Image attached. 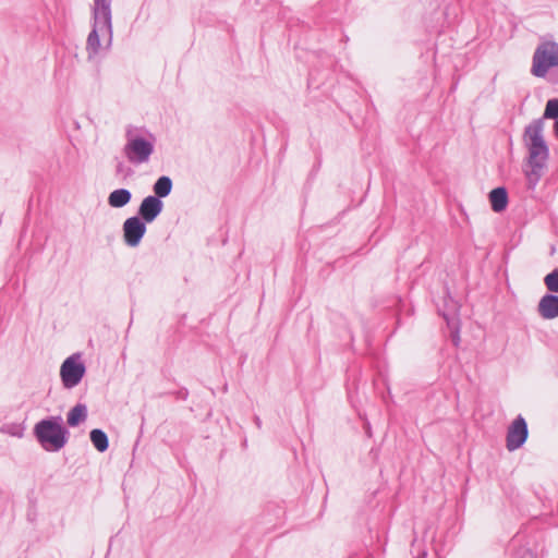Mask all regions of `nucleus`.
Instances as JSON below:
<instances>
[{
  "instance_id": "f257e3e1",
  "label": "nucleus",
  "mask_w": 558,
  "mask_h": 558,
  "mask_svg": "<svg viewBox=\"0 0 558 558\" xmlns=\"http://www.w3.org/2000/svg\"><path fill=\"white\" fill-rule=\"evenodd\" d=\"M545 122L535 119L524 129L523 142L527 149V167L525 170L530 189L539 182L549 158V148L544 138Z\"/></svg>"
},
{
  "instance_id": "f03ea898",
  "label": "nucleus",
  "mask_w": 558,
  "mask_h": 558,
  "mask_svg": "<svg viewBox=\"0 0 558 558\" xmlns=\"http://www.w3.org/2000/svg\"><path fill=\"white\" fill-rule=\"evenodd\" d=\"M112 40L110 0H94V24L87 37L89 57L108 49Z\"/></svg>"
},
{
  "instance_id": "7ed1b4c3",
  "label": "nucleus",
  "mask_w": 558,
  "mask_h": 558,
  "mask_svg": "<svg viewBox=\"0 0 558 558\" xmlns=\"http://www.w3.org/2000/svg\"><path fill=\"white\" fill-rule=\"evenodd\" d=\"M531 74L558 83V43L545 40L537 45L532 57Z\"/></svg>"
},
{
  "instance_id": "20e7f679",
  "label": "nucleus",
  "mask_w": 558,
  "mask_h": 558,
  "mask_svg": "<svg viewBox=\"0 0 558 558\" xmlns=\"http://www.w3.org/2000/svg\"><path fill=\"white\" fill-rule=\"evenodd\" d=\"M35 432L38 440L46 450L57 451L61 449L65 442L64 428L51 420L39 422L35 427Z\"/></svg>"
},
{
  "instance_id": "39448f33",
  "label": "nucleus",
  "mask_w": 558,
  "mask_h": 558,
  "mask_svg": "<svg viewBox=\"0 0 558 558\" xmlns=\"http://www.w3.org/2000/svg\"><path fill=\"white\" fill-rule=\"evenodd\" d=\"M154 150L151 142L143 137L132 136L128 133V143L124 146L126 158L134 163H142L148 160Z\"/></svg>"
},
{
  "instance_id": "423d86ee",
  "label": "nucleus",
  "mask_w": 558,
  "mask_h": 558,
  "mask_svg": "<svg viewBox=\"0 0 558 558\" xmlns=\"http://www.w3.org/2000/svg\"><path fill=\"white\" fill-rule=\"evenodd\" d=\"M60 374L63 385L72 388L81 381L85 374V366L80 362L78 356H70L61 365Z\"/></svg>"
},
{
  "instance_id": "0eeeda50",
  "label": "nucleus",
  "mask_w": 558,
  "mask_h": 558,
  "mask_svg": "<svg viewBox=\"0 0 558 558\" xmlns=\"http://www.w3.org/2000/svg\"><path fill=\"white\" fill-rule=\"evenodd\" d=\"M529 429L525 420L519 415L508 428L506 446L509 451L519 449L527 439Z\"/></svg>"
},
{
  "instance_id": "6e6552de",
  "label": "nucleus",
  "mask_w": 558,
  "mask_h": 558,
  "mask_svg": "<svg viewBox=\"0 0 558 558\" xmlns=\"http://www.w3.org/2000/svg\"><path fill=\"white\" fill-rule=\"evenodd\" d=\"M145 232L146 227L138 217L128 218L123 223V236L129 246H137Z\"/></svg>"
},
{
  "instance_id": "1a4fd4ad",
  "label": "nucleus",
  "mask_w": 558,
  "mask_h": 558,
  "mask_svg": "<svg viewBox=\"0 0 558 558\" xmlns=\"http://www.w3.org/2000/svg\"><path fill=\"white\" fill-rule=\"evenodd\" d=\"M537 313L543 319H555L558 317V294L547 293L543 295L537 304Z\"/></svg>"
},
{
  "instance_id": "9d476101",
  "label": "nucleus",
  "mask_w": 558,
  "mask_h": 558,
  "mask_svg": "<svg viewBox=\"0 0 558 558\" xmlns=\"http://www.w3.org/2000/svg\"><path fill=\"white\" fill-rule=\"evenodd\" d=\"M162 210V202L156 196H147L143 199L138 214L146 221L151 222Z\"/></svg>"
},
{
  "instance_id": "9b49d317",
  "label": "nucleus",
  "mask_w": 558,
  "mask_h": 558,
  "mask_svg": "<svg viewBox=\"0 0 558 558\" xmlns=\"http://www.w3.org/2000/svg\"><path fill=\"white\" fill-rule=\"evenodd\" d=\"M459 304L447 292L442 298V304H437L438 313L447 324H456L459 319Z\"/></svg>"
},
{
  "instance_id": "f8f14e48",
  "label": "nucleus",
  "mask_w": 558,
  "mask_h": 558,
  "mask_svg": "<svg viewBox=\"0 0 558 558\" xmlns=\"http://www.w3.org/2000/svg\"><path fill=\"white\" fill-rule=\"evenodd\" d=\"M489 202L495 213H501L508 205V192L506 187L498 186L489 192Z\"/></svg>"
},
{
  "instance_id": "ddd939ff",
  "label": "nucleus",
  "mask_w": 558,
  "mask_h": 558,
  "mask_svg": "<svg viewBox=\"0 0 558 558\" xmlns=\"http://www.w3.org/2000/svg\"><path fill=\"white\" fill-rule=\"evenodd\" d=\"M131 201V193L125 189L114 190L108 197L111 207L119 208L125 206Z\"/></svg>"
},
{
  "instance_id": "4468645a",
  "label": "nucleus",
  "mask_w": 558,
  "mask_h": 558,
  "mask_svg": "<svg viewBox=\"0 0 558 558\" xmlns=\"http://www.w3.org/2000/svg\"><path fill=\"white\" fill-rule=\"evenodd\" d=\"M87 415V410L84 404L75 405L68 415V424L70 426H76L83 421H85Z\"/></svg>"
},
{
  "instance_id": "2eb2a0df",
  "label": "nucleus",
  "mask_w": 558,
  "mask_h": 558,
  "mask_svg": "<svg viewBox=\"0 0 558 558\" xmlns=\"http://www.w3.org/2000/svg\"><path fill=\"white\" fill-rule=\"evenodd\" d=\"M172 182L168 177H160L154 184V192L158 197H166L170 194Z\"/></svg>"
},
{
  "instance_id": "dca6fc26",
  "label": "nucleus",
  "mask_w": 558,
  "mask_h": 558,
  "mask_svg": "<svg viewBox=\"0 0 558 558\" xmlns=\"http://www.w3.org/2000/svg\"><path fill=\"white\" fill-rule=\"evenodd\" d=\"M90 440L100 452L108 448V437L101 429H93L90 432Z\"/></svg>"
},
{
  "instance_id": "f3484780",
  "label": "nucleus",
  "mask_w": 558,
  "mask_h": 558,
  "mask_svg": "<svg viewBox=\"0 0 558 558\" xmlns=\"http://www.w3.org/2000/svg\"><path fill=\"white\" fill-rule=\"evenodd\" d=\"M541 119H543V121L545 119L558 120V98L549 99L546 102L545 110Z\"/></svg>"
},
{
  "instance_id": "a211bd4d",
  "label": "nucleus",
  "mask_w": 558,
  "mask_h": 558,
  "mask_svg": "<svg viewBox=\"0 0 558 558\" xmlns=\"http://www.w3.org/2000/svg\"><path fill=\"white\" fill-rule=\"evenodd\" d=\"M544 283L551 294L558 293V268L547 274L544 278Z\"/></svg>"
},
{
  "instance_id": "6ab92c4d",
  "label": "nucleus",
  "mask_w": 558,
  "mask_h": 558,
  "mask_svg": "<svg viewBox=\"0 0 558 558\" xmlns=\"http://www.w3.org/2000/svg\"><path fill=\"white\" fill-rule=\"evenodd\" d=\"M449 330H450V339L454 347H458L460 344V320L456 322V324H447Z\"/></svg>"
},
{
  "instance_id": "aec40b11",
  "label": "nucleus",
  "mask_w": 558,
  "mask_h": 558,
  "mask_svg": "<svg viewBox=\"0 0 558 558\" xmlns=\"http://www.w3.org/2000/svg\"><path fill=\"white\" fill-rule=\"evenodd\" d=\"M554 132H555V135L558 137V119L556 120V122L554 124Z\"/></svg>"
},
{
  "instance_id": "412c9836",
  "label": "nucleus",
  "mask_w": 558,
  "mask_h": 558,
  "mask_svg": "<svg viewBox=\"0 0 558 558\" xmlns=\"http://www.w3.org/2000/svg\"><path fill=\"white\" fill-rule=\"evenodd\" d=\"M426 555H427L426 551L421 549V558H425Z\"/></svg>"
}]
</instances>
